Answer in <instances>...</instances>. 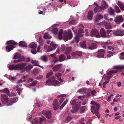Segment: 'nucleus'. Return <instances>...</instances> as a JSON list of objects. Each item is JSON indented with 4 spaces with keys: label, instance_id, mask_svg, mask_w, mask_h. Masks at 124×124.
<instances>
[{
    "label": "nucleus",
    "instance_id": "f257e3e1",
    "mask_svg": "<svg viewBox=\"0 0 124 124\" xmlns=\"http://www.w3.org/2000/svg\"><path fill=\"white\" fill-rule=\"evenodd\" d=\"M71 29L73 30L75 36L73 40L70 42V43H74V45H77V43L79 42V39L82 37L84 31L81 28L79 29L78 32L75 28L72 27Z\"/></svg>",
    "mask_w": 124,
    "mask_h": 124
},
{
    "label": "nucleus",
    "instance_id": "f03ea898",
    "mask_svg": "<svg viewBox=\"0 0 124 124\" xmlns=\"http://www.w3.org/2000/svg\"><path fill=\"white\" fill-rule=\"evenodd\" d=\"M68 35L67 32L66 31L63 32L62 29H61L58 33V38L60 39H61L62 38L65 41H67L69 39H70L73 37V35L70 29L68 30Z\"/></svg>",
    "mask_w": 124,
    "mask_h": 124
},
{
    "label": "nucleus",
    "instance_id": "7ed1b4c3",
    "mask_svg": "<svg viewBox=\"0 0 124 124\" xmlns=\"http://www.w3.org/2000/svg\"><path fill=\"white\" fill-rule=\"evenodd\" d=\"M91 103L93 105L91 108L92 112L93 114H95L99 118H100V116L98 114L100 105L94 101H92Z\"/></svg>",
    "mask_w": 124,
    "mask_h": 124
},
{
    "label": "nucleus",
    "instance_id": "20e7f679",
    "mask_svg": "<svg viewBox=\"0 0 124 124\" xmlns=\"http://www.w3.org/2000/svg\"><path fill=\"white\" fill-rule=\"evenodd\" d=\"M76 99H74L72 100L70 102V104L72 106H74L72 107V109L71 111L72 113H75L77 112L78 109V106L81 105V103L80 102H77L76 103Z\"/></svg>",
    "mask_w": 124,
    "mask_h": 124
},
{
    "label": "nucleus",
    "instance_id": "39448f33",
    "mask_svg": "<svg viewBox=\"0 0 124 124\" xmlns=\"http://www.w3.org/2000/svg\"><path fill=\"white\" fill-rule=\"evenodd\" d=\"M26 65V63H20L16 65L13 64L10 65L8 66V68L10 70H12L14 69H18L21 70L23 69Z\"/></svg>",
    "mask_w": 124,
    "mask_h": 124
},
{
    "label": "nucleus",
    "instance_id": "423d86ee",
    "mask_svg": "<svg viewBox=\"0 0 124 124\" xmlns=\"http://www.w3.org/2000/svg\"><path fill=\"white\" fill-rule=\"evenodd\" d=\"M101 4L102 6H99L98 5L94 8V12L100 11L102 10H103L108 7V4L105 1H102Z\"/></svg>",
    "mask_w": 124,
    "mask_h": 124
},
{
    "label": "nucleus",
    "instance_id": "0eeeda50",
    "mask_svg": "<svg viewBox=\"0 0 124 124\" xmlns=\"http://www.w3.org/2000/svg\"><path fill=\"white\" fill-rule=\"evenodd\" d=\"M64 99V98L62 97H61L59 101L60 104H55V110L58 109L59 108L60 105H61L60 106V108L62 109L63 108L68 101V100L67 99H66V101H64L62 103V102Z\"/></svg>",
    "mask_w": 124,
    "mask_h": 124
},
{
    "label": "nucleus",
    "instance_id": "6e6552de",
    "mask_svg": "<svg viewBox=\"0 0 124 124\" xmlns=\"http://www.w3.org/2000/svg\"><path fill=\"white\" fill-rule=\"evenodd\" d=\"M90 36L92 37H95L96 38H99L100 35L97 30L94 29L92 30L91 32Z\"/></svg>",
    "mask_w": 124,
    "mask_h": 124
},
{
    "label": "nucleus",
    "instance_id": "1a4fd4ad",
    "mask_svg": "<svg viewBox=\"0 0 124 124\" xmlns=\"http://www.w3.org/2000/svg\"><path fill=\"white\" fill-rule=\"evenodd\" d=\"M105 52V51L103 49H101L98 50L97 52L96 57L98 58H103Z\"/></svg>",
    "mask_w": 124,
    "mask_h": 124
},
{
    "label": "nucleus",
    "instance_id": "9d476101",
    "mask_svg": "<svg viewBox=\"0 0 124 124\" xmlns=\"http://www.w3.org/2000/svg\"><path fill=\"white\" fill-rule=\"evenodd\" d=\"M114 21L117 24H119L120 23L123 21V19L122 17V16L120 15L117 16L114 20Z\"/></svg>",
    "mask_w": 124,
    "mask_h": 124
},
{
    "label": "nucleus",
    "instance_id": "9b49d317",
    "mask_svg": "<svg viewBox=\"0 0 124 124\" xmlns=\"http://www.w3.org/2000/svg\"><path fill=\"white\" fill-rule=\"evenodd\" d=\"M65 67L64 66H63L62 64H59L55 66V71H59L61 72L62 69H65Z\"/></svg>",
    "mask_w": 124,
    "mask_h": 124
},
{
    "label": "nucleus",
    "instance_id": "f8f14e48",
    "mask_svg": "<svg viewBox=\"0 0 124 124\" xmlns=\"http://www.w3.org/2000/svg\"><path fill=\"white\" fill-rule=\"evenodd\" d=\"M46 83L47 85H53L54 86V77H51L46 82Z\"/></svg>",
    "mask_w": 124,
    "mask_h": 124
},
{
    "label": "nucleus",
    "instance_id": "ddd939ff",
    "mask_svg": "<svg viewBox=\"0 0 124 124\" xmlns=\"http://www.w3.org/2000/svg\"><path fill=\"white\" fill-rule=\"evenodd\" d=\"M101 25H104L107 29H110L112 28V27L111 24L109 23H107L104 21H103L100 23Z\"/></svg>",
    "mask_w": 124,
    "mask_h": 124
},
{
    "label": "nucleus",
    "instance_id": "4468645a",
    "mask_svg": "<svg viewBox=\"0 0 124 124\" xmlns=\"http://www.w3.org/2000/svg\"><path fill=\"white\" fill-rule=\"evenodd\" d=\"M71 55L74 58H76L78 56H82L83 55V53L81 51H76L72 52Z\"/></svg>",
    "mask_w": 124,
    "mask_h": 124
},
{
    "label": "nucleus",
    "instance_id": "2eb2a0df",
    "mask_svg": "<svg viewBox=\"0 0 124 124\" xmlns=\"http://www.w3.org/2000/svg\"><path fill=\"white\" fill-rule=\"evenodd\" d=\"M46 120V118L44 116H42L41 118H36L34 119V122L37 124H39L44 121Z\"/></svg>",
    "mask_w": 124,
    "mask_h": 124
},
{
    "label": "nucleus",
    "instance_id": "dca6fc26",
    "mask_svg": "<svg viewBox=\"0 0 124 124\" xmlns=\"http://www.w3.org/2000/svg\"><path fill=\"white\" fill-rule=\"evenodd\" d=\"M1 91L3 93H6L9 97L15 96V94L14 93H13L11 94L9 93L10 92L8 89V88H5L4 89L2 90Z\"/></svg>",
    "mask_w": 124,
    "mask_h": 124
},
{
    "label": "nucleus",
    "instance_id": "f3484780",
    "mask_svg": "<svg viewBox=\"0 0 124 124\" xmlns=\"http://www.w3.org/2000/svg\"><path fill=\"white\" fill-rule=\"evenodd\" d=\"M1 100L2 101L4 102L5 101L7 103H8V97L4 94H2L1 96Z\"/></svg>",
    "mask_w": 124,
    "mask_h": 124
},
{
    "label": "nucleus",
    "instance_id": "a211bd4d",
    "mask_svg": "<svg viewBox=\"0 0 124 124\" xmlns=\"http://www.w3.org/2000/svg\"><path fill=\"white\" fill-rule=\"evenodd\" d=\"M97 47V44L96 43H92L89 44L88 48L91 50H93L96 49Z\"/></svg>",
    "mask_w": 124,
    "mask_h": 124
},
{
    "label": "nucleus",
    "instance_id": "6ab92c4d",
    "mask_svg": "<svg viewBox=\"0 0 124 124\" xmlns=\"http://www.w3.org/2000/svg\"><path fill=\"white\" fill-rule=\"evenodd\" d=\"M33 68V66L31 64H29L24 69V71H22L21 72L23 73L24 71L26 70L28 73L30 72L31 70Z\"/></svg>",
    "mask_w": 124,
    "mask_h": 124
},
{
    "label": "nucleus",
    "instance_id": "aec40b11",
    "mask_svg": "<svg viewBox=\"0 0 124 124\" xmlns=\"http://www.w3.org/2000/svg\"><path fill=\"white\" fill-rule=\"evenodd\" d=\"M42 113L45 115L48 118H50L51 116V113L50 111H46L45 110L43 111L42 112Z\"/></svg>",
    "mask_w": 124,
    "mask_h": 124
},
{
    "label": "nucleus",
    "instance_id": "412c9836",
    "mask_svg": "<svg viewBox=\"0 0 124 124\" xmlns=\"http://www.w3.org/2000/svg\"><path fill=\"white\" fill-rule=\"evenodd\" d=\"M103 18V16L101 15L100 14H97L95 17V22H97L99 20H100Z\"/></svg>",
    "mask_w": 124,
    "mask_h": 124
},
{
    "label": "nucleus",
    "instance_id": "4be33fe9",
    "mask_svg": "<svg viewBox=\"0 0 124 124\" xmlns=\"http://www.w3.org/2000/svg\"><path fill=\"white\" fill-rule=\"evenodd\" d=\"M108 13L110 15L113 16H115L114 10L111 7L110 8L108 9Z\"/></svg>",
    "mask_w": 124,
    "mask_h": 124
},
{
    "label": "nucleus",
    "instance_id": "5701e85b",
    "mask_svg": "<svg viewBox=\"0 0 124 124\" xmlns=\"http://www.w3.org/2000/svg\"><path fill=\"white\" fill-rule=\"evenodd\" d=\"M100 33L102 37L103 38L107 37L106 35V31L104 28H102L101 29Z\"/></svg>",
    "mask_w": 124,
    "mask_h": 124
},
{
    "label": "nucleus",
    "instance_id": "b1692460",
    "mask_svg": "<svg viewBox=\"0 0 124 124\" xmlns=\"http://www.w3.org/2000/svg\"><path fill=\"white\" fill-rule=\"evenodd\" d=\"M93 12L92 11H90L88 12L87 15V18L89 20H91L93 18Z\"/></svg>",
    "mask_w": 124,
    "mask_h": 124
},
{
    "label": "nucleus",
    "instance_id": "393cba45",
    "mask_svg": "<svg viewBox=\"0 0 124 124\" xmlns=\"http://www.w3.org/2000/svg\"><path fill=\"white\" fill-rule=\"evenodd\" d=\"M14 47V46L12 45H10L6 46V48L7 50V52H8L12 50Z\"/></svg>",
    "mask_w": 124,
    "mask_h": 124
},
{
    "label": "nucleus",
    "instance_id": "a878e982",
    "mask_svg": "<svg viewBox=\"0 0 124 124\" xmlns=\"http://www.w3.org/2000/svg\"><path fill=\"white\" fill-rule=\"evenodd\" d=\"M17 98H12L8 102V106H9L12 105L13 103H15Z\"/></svg>",
    "mask_w": 124,
    "mask_h": 124
},
{
    "label": "nucleus",
    "instance_id": "bb28decb",
    "mask_svg": "<svg viewBox=\"0 0 124 124\" xmlns=\"http://www.w3.org/2000/svg\"><path fill=\"white\" fill-rule=\"evenodd\" d=\"M71 48V46L67 47L66 48V50L64 52L65 54L67 55L70 53L72 51Z\"/></svg>",
    "mask_w": 124,
    "mask_h": 124
},
{
    "label": "nucleus",
    "instance_id": "cd10ccee",
    "mask_svg": "<svg viewBox=\"0 0 124 124\" xmlns=\"http://www.w3.org/2000/svg\"><path fill=\"white\" fill-rule=\"evenodd\" d=\"M6 44L7 45L11 44L13 45H16L17 43L13 40H10L7 41Z\"/></svg>",
    "mask_w": 124,
    "mask_h": 124
},
{
    "label": "nucleus",
    "instance_id": "c85d7f7f",
    "mask_svg": "<svg viewBox=\"0 0 124 124\" xmlns=\"http://www.w3.org/2000/svg\"><path fill=\"white\" fill-rule=\"evenodd\" d=\"M60 62H62L66 60L65 56L64 54H62L59 57Z\"/></svg>",
    "mask_w": 124,
    "mask_h": 124
},
{
    "label": "nucleus",
    "instance_id": "c756f323",
    "mask_svg": "<svg viewBox=\"0 0 124 124\" xmlns=\"http://www.w3.org/2000/svg\"><path fill=\"white\" fill-rule=\"evenodd\" d=\"M37 46V44H35L34 42H32L29 45V46L30 47L34 49L36 48Z\"/></svg>",
    "mask_w": 124,
    "mask_h": 124
},
{
    "label": "nucleus",
    "instance_id": "7c9ffc66",
    "mask_svg": "<svg viewBox=\"0 0 124 124\" xmlns=\"http://www.w3.org/2000/svg\"><path fill=\"white\" fill-rule=\"evenodd\" d=\"M19 45L20 46L26 47L27 46V45L25 42L23 41H21L19 43Z\"/></svg>",
    "mask_w": 124,
    "mask_h": 124
},
{
    "label": "nucleus",
    "instance_id": "2f4dec72",
    "mask_svg": "<svg viewBox=\"0 0 124 124\" xmlns=\"http://www.w3.org/2000/svg\"><path fill=\"white\" fill-rule=\"evenodd\" d=\"M117 4L119 6L120 8L123 11H124V5L120 1H118Z\"/></svg>",
    "mask_w": 124,
    "mask_h": 124
},
{
    "label": "nucleus",
    "instance_id": "473e14b6",
    "mask_svg": "<svg viewBox=\"0 0 124 124\" xmlns=\"http://www.w3.org/2000/svg\"><path fill=\"white\" fill-rule=\"evenodd\" d=\"M118 71L117 70H114L110 71L107 73V74L108 75V76H110L112 75L113 73H116Z\"/></svg>",
    "mask_w": 124,
    "mask_h": 124
},
{
    "label": "nucleus",
    "instance_id": "72a5a7b5",
    "mask_svg": "<svg viewBox=\"0 0 124 124\" xmlns=\"http://www.w3.org/2000/svg\"><path fill=\"white\" fill-rule=\"evenodd\" d=\"M114 68L117 70H121L124 69V65L116 66L114 67Z\"/></svg>",
    "mask_w": 124,
    "mask_h": 124
},
{
    "label": "nucleus",
    "instance_id": "f704fd0d",
    "mask_svg": "<svg viewBox=\"0 0 124 124\" xmlns=\"http://www.w3.org/2000/svg\"><path fill=\"white\" fill-rule=\"evenodd\" d=\"M105 80H106L103 84V85H105L106 84L108 83L109 82V80L110 78V77L109 76H107L105 77Z\"/></svg>",
    "mask_w": 124,
    "mask_h": 124
},
{
    "label": "nucleus",
    "instance_id": "c9c22d12",
    "mask_svg": "<svg viewBox=\"0 0 124 124\" xmlns=\"http://www.w3.org/2000/svg\"><path fill=\"white\" fill-rule=\"evenodd\" d=\"M51 38V36H50L48 33V32L45 33L44 35V38L45 39H48Z\"/></svg>",
    "mask_w": 124,
    "mask_h": 124
},
{
    "label": "nucleus",
    "instance_id": "e433bc0d",
    "mask_svg": "<svg viewBox=\"0 0 124 124\" xmlns=\"http://www.w3.org/2000/svg\"><path fill=\"white\" fill-rule=\"evenodd\" d=\"M21 54L19 53H16L15 54L13 58V59H16L19 58L21 57Z\"/></svg>",
    "mask_w": 124,
    "mask_h": 124
},
{
    "label": "nucleus",
    "instance_id": "4c0bfd02",
    "mask_svg": "<svg viewBox=\"0 0 124 124\" xmlns=\"http://www.w3.org/2000/svg\"><path fill=\"white\" fill-rule=\"evenodd\" d=\"M86 90L85 88H82L78 91V93L80 92L81 94H84L86 92Z\"/></svg>",
    "mask_w": 124,
    "mask_h": 124
},
{
    "label": "nucleus",
    "instance_id": "58836bf2",
    "mask_svg": "<svg viewBox=\"0 0 124 124\" xmlns=\"http://www.w3.org/2000/svg\"><path fill=\"white\" fill-rule=\"evenodd\" d=\"M80 46L84 48H86V45L85 41H84L82 42H80Z\"/></svg>",
    "mask_w": 124,
    "mask_h": 124
},
{
    "label": "nucleus",
    "instance_id": "ea45409f",
    "mask_svg": "<svg viewBox=\"0 0 124 124\" xmlns=\"http://www.w3.org/2000/svg\"><path fill=\"white\" fill-rule=\"evenodd\" d=\"M119 36H123L124 35V30H119Z\"/></svg>",
    "mask_w": 124,
    "mask_h": 124
},
{
    "label": "nucleus",
    "instance_id": "a19ab883",
    "mask_svg": "<svg viewBox=\"0 0 124 124\" xmlns=\"http://www.w3.org/2000/svg\"><path fill=\"white\" fill-rule=\"evenodd\" d=\"M119 31L118 29H117L116 31H114L113 32V34L116 36H119Z\"/></svg>",
    "mask_w": 124,
    "mask_h": 124
},
{
    "label": "nucleus",
    "instance_id": "79ce46f5",
    "mask_svg": "<svg viewBox=\"0 0 124 124\" xmlns=\"http://www.w3.org/2000/svg\"><path fill=\"white\" fill-rule=\"evenodd\" d=\"M115 9L116 13H119L120 12V9L117 6H115Z\"/></svg>",
    "mask_w": 124,
    "mask_h": 124
},
{
    "label": "nucleus",
    "instance_id": "37998d69",
    "mask_svg": "<svg viewBox=\"0 0 124 124\" xmlns=\"http://www.w3.org/2000/svg\"><path fill=\"white\" fill-rule=\"evenodd\" d=\"M77 23V22L75 20H73L70 22V24L71 25H74Z\"/></svg>",
    "mask_w": 124,
    "mask_h": 124
},
{
    "label": "nucleus",
    "instance_id": "c03bdc74",
    "mask_svg": "<svg viewBox=\"0 0 124 124\" xmlns=\"http://www.w3.org/2000/svg\"><path fill=\"white\" fill-rule=\"evenodd\" d=\"M85 107H82L80 110V112L81 113H83L85 112Z\"/></svg>",
    "mask_w": 124,
    "mask_h": 124
},
{
    "label": "nucleus",
    "instance_id": "a18cd8bd",
    "mask_svg": "<svg viewBox=\"0 0 124 124\" xmlns=\"http://www.w3.org/2000/svg\"><path fill=\"white\" fill-rule=\"evenodd\" d=\"M18 59L19 62H20L25 61V58L24 57L21 56V57L19 58V59Z\"/></svg>",
    "mask_w": 124,
    "mask_h": 124
},
{
    "label": "nucleus",
    "instance_id": "49530a36",
    "mask_svg": "<svg viewBox=\"0 0 124 124\" xmlns=\"http://www.w3.org/2000/svg\"><path fill=\"white\" fill-rule=\"evenodd\" d=\"M108 54H107V56L109 57H110L112 56L113 54V53L111 51H108Z\"/></svg>",
    "mask_w": 124,
    "mask_h": 124
},
{
    "label": "nucleus",
    "instance_id": "de8ad7c7",
    "mask_svg": "<svg viewBox=\"0 0 124 124\" xmlns=\"http://www.w3.org/2000/svg\"><path fill=\"white\" fill-rule=\"evenodd\" d=\"M42 60L44 62H46L47 60V57L45 55H43L41 57Z\"/></svg>",
    "mask_w": 124,
    "mask_h": 124
},
{
    "label": "nucleus",
    "instance_id": "09e8293b",
    "mask_svg": "<svg viewBox=\"0 0 124 124\" xmlns=\"http://www.w3.org/2000/svg\"><path fill=\"white\" fill-rule=\"evenodd\" d=\"M37 82V80H35L33 82L31 83L30 84V85L31 86H34L36 85Z\"/></svg>",
    "mask_w": 124,
    "mask_h": 124
},
{
    "label": "nucleus",
    "instance_id": "8fccbe9b",
    "mask_svg": "<svg viewBox=\"0 0 124 124\" xmlns=\"http://www.w3.org/2000/svg\"><path fill=\"white\" fill-rule=\"evenodd\" d=\"M53 73L52 71V70H50V72L47 73L46 74V78H48L49 77L52 75Z\"/></svg>",
    "mask_w": 124,
    "mask_h": 124
},
{
    "label": "nucleus",
    "instance_id": "3c124183",
    "mask_svg": "<svg viewBox=\"0 0 124 124\" xmlns=\"http://www.w3.org/2000/svg\"><path fill=\"white\" fill-rule=\"evenodd\" d=\"M66 46L64 45H62L61 46V50L62 51H63L65 50Z\"/></svg>",
    "mask_w": 124,
    "mask_h": 124
},
{
    "label": "nucleus",
    "instance_id": "603ef678",
    "mask_svg": "<svg viewBox=\"0 0 124 124\" xmlns=\"http://www.w3.org/2000/svg\"><path fill=\"white\" fill-rule=\"evenodd\" d=\"M72 119V117L71 116H68L66 118V121L67 122H68Z\"/></svg>",
    "mask_w": 124,
    "mask_h": 124
},
{
    "label": "nucleus",
    "instance_id": "864d4df0",
    "mask_svg": "<svg viewBox=\"0 0 124 124\" xmlns=\"http://www.w3.org/2000/svg\"><path fill=\"white\" fill-rule=\"evenodd\" d=\"M114 47L112 46H108L107 47V49L110 50H111L113 51L114 50Z\"/></svg>",
    "mask_w": 124,
    "mask_h": 124
},
{
    "label": "nucleus",
    "instance_id": "5fc2aeb1",
    "mask_svg": "<svg viewBox=\"0 0 124 124\" xmlns=\"http://www.w3.org/2000/svg\"><path fill=\"white\" fill-rule=\"evenodd\" d=\"M54 49L52 46H49L48 48L47 52L51 51Z\"/></svg>",
    "mask_w": 124,
    "mask_h": 124
},
{
    "label": "nucleus",
    "instance_id": "6e6d98bb",
    "mask_svg": "<svg viewBox=\"0 0 124 124\" xmlns=\"http://www.w3.org/2000/svg\"><path fill=\"white\" fill-rule=\"evenodd\" d=\"M60 84V83L57 80H55V86H57Z\"/></svg>",
    "mask_w": 124,
    "mask_h": 124
},
{
    "label": "nucleus",
    "instance_id": "4d7b16f0",
    "mask_svg": "<svg viewBox=\"0 0 124 124\" xmlns=\"http://www.w3.org/2000/svg\"><path fill=\"white\" fill-rule=\"evenodd\" d=\"M9 78L11 80H15L16 79V77H12L10 75L9 76Z\"/></svg>",
    "mask_w": 124,
    "mask_h": 124
},
{
    "label": "nucleus",
    "instance_id": "13d9d810",
    "mask_svg": "<svg viewBox=\"0 0 124 124\" xmlns=\"http://www.w3.org/2000/svg\"><path fill=\"white\" fill-rule=\"evenodd\" d=\"M91 95L93 96H95L96 94V92L94 90H93L91 92Z\"/></svg>",
    "mask_w": 124,
    "mask_h": 124
},
{
    "label": "nucleus",
    "instance_id": "bf43d9fd",
    "mask_svg": "<svg viewBox=\"0 0 124 124\" xmlns=\"http://www.w3.org/2000/svg\"><path fill=\"white\" fill-rule=\"evenodd\" d=\"M43 76L42 75H39L36 78V79L37 80L41 79L43 78Z\"/></svg>",
    "mask_w": 124,
    "mask_h": 124
},
{
    "label": "nucleus",
    "instance_id": "052dcab7",
    "mask_svg": "<svg viewBox=\"0 0 124 124\" xmlns=\"http://www.w3.org/2000/svg\"><path fill=\"white\" fill-rule=\"evenodd\" d=\"M104 18L106 20H108V15L107 14H105L104 16Z\"/></svg>",
    "mask_w": 124,
    "mask_h": 124
},
{
    "label": "nucleus",
    "instance_id": "680f3d73",
    "mask_svg": "<svg viewBox=\"0 0 124 124\" xmlns=\"http://www.w3.org/2000/svg\"><path fill=\"white\" fill-rule=\"evenodd\" d=\"M60 47L59 46H58L57 47V50L56 51V52L55 53V54H59L60 53Z\"/></svg>",
    "mask_w": 124,
    "mask_h": 124
},
{
    "label": "nucleus",
    "instance_id": "e2e57ef3",
    "mask_svg": "<svg viewBox=\"0 0 124 124\" xmlns=\"http://www.w3.org/2000/svg\"><path fill=\"white\" fill-rule=\"evenodd\" d=\"M122 42L121 40L117 41L115 42V43H117L118 45H121V43Z\"/></svg>",
    "mask_w": 124,
    "mask_h": 124
},
{
    "label": "nucleus",
    "instance_id": "0e129e2a",
    "mask_svg": "<svg viewBox=\"0 0 124 124\" xmlns=\"http://www.w3.org/2000/svg\"><path fill=\"white\" fill-rule=\"evenodd\" d=\"M31 52L33 54H35L37 53L36 51L34 49L31 50Z\"/></svg>",
    "mask_w": 124,
    "mask_h": 124
},
{
    "label": "nucleus",
    "instance_id": "69168bd1",
    "mask_svg": "<svg viewBox=\"0 0 124 124\" xmlns=\"http://www.w3.org/2000/svg\"><path fill=\"white\" fill-rule=\"evenodd\" d=\"M66 96V95L65 94H61L57 96L58 97H65Z\"/></svg>",
    "mask_w": 124,
    "mask_h": 124
},
{
    "label": "nucleus",
    "instance_id": "338daca9",
    "mask_svg": "<svg viewBox=\"0 0 124 124\" xmlns=\"http://www.w3.org/2000/svg\"><path fill=\"white\" fill-rule=\"evenodd\" d=\"M38 61H35L34 63H33L34 65L37 66H39V65L38 64Z\"/></svg>",
    "mask_w": 124,
    "mask_h": 124
},
{
    "label": "nucleus",
    "instance_id": "774afa93",
    "mask_svg": "<svg viewBox=\"0 0 124 124\" xmlns=\"http://www.w3.org/2000/svg\"><path fill=\"white\" fill-rule=\"evenodd\" d=\"M33 79L32 78H29L27 81V83H30L33 80Z\"/></svg>",
    "mask_w": 124,
    "mask_h": 124
}]
</instances>
